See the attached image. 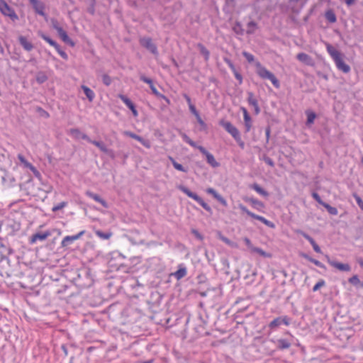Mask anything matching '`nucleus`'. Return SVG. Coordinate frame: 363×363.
<instances>
[{
    "label": "nucleus",
    "mask_w": 363,
    "mask_h": 363,
    "mask_svg": "<svg viewBox=\"0 0 363 363\" xmlns=\"http://www.w3.org/2000/svg\"><path fill=\"white\" fill-rule=\"evenodd\" d=\"M326 50L339 70L344 73H348L350 71V67L344 62L339 50L329 43H326Z\"/></svg>",
    "instance_id": "1"
},
{
    "label": "nucleus",
    "mask_w": 363,
    "mask_h": 363,
    "mask_svg": "<svg viewBox=\"0 0 363 363\" xmlns=\"http://www.w3.org/2000/svg\"><path fill=\"white\" fill-rule=\"evenodd\" d=\"M256 73L262 79H268L276 88H279L280 83L278 79L259 62L256 63Z\"/></svg>",
    "instance_id": "2"
},
{
    "label": "nucleus",
    "mask_w": 363,
    "mask_h": 363,
    "mask_svg": "<svg viewBox=\"0 0 363 363\" xmlns=\"http://www.w3.org/2000/svg\"><path fill=\"white\" fill-rule=\"evenodd\" d=\"M178 189L184 193L189 198L193 199L196 201L199 205H201L206 211L211 212V208L210 206L206 203L203 199H202L200 196H199L196 193L191 191L188 188L184 186L180 185L178 186Z\"/></svg>",
    "instance_id": "3"
},
{
    "label": "nucleus",
    "mask_w": 363,
    "mask_h": 363,
    "mask_svg": "<svg viewBox=\"0 0 363 363\" xmlns=\"http://www.w3.org/2000/svg\"><path fill=\"white\" fill-rule=\"evenodd\" d=\"M238 207H239V208L240 209V211L242 212L245 213L247 215H248L251 218H255L256 220H258L261 221L262 223H264V225H266L267 226H268V227H269L271 228H275V225H274V223H272V221L266 219L263 216L257 215V214L251 212L244 205L239 204Z\"/></svg>",
    "instance_id": "4"
},
{
    "label": "nucleus",
    "mask_w": 363,
    "mask_h": 363,
    "mask_svg": "<svg viewBox=\"0 0 363 363\" xmlns=\"http://www.w3.org/2000/svg\"><path fill=\"white\" fill-rule=\"evenodd\" d=\"M0 11L4 16L9 17L13 21L18 19V16L13 9L9 6L4 0H0Z\"/></svg>",
    "instance_id": "5"
},
{
    "label": "nucleus",
    "mask_w": 363,
    "mask_h": 363,
    "mask_svg": "<svg viewBox=\"0 0 363 363\" xmlns=\"http://www.w3.org/2000/svg\"><path fill=\"white\" fill-rule=\"evenodd\" d=\"M220 124L232 135L236 142H239L240 140V134L239 130L230 122L221 121Z\"/></svg>",
    "instance_id": "6"
},
{
    "label": "nucleus",
    "mask_w": 363,
    "mask_h": 363,
    "mask_svg": "<svg viewBox=\"0 0 363 363\" xmlns=\"http://www.w3.org/2000/svg\"><path fill=\"white\" fill-rule=\"evenodd\" d=\"M140 45L145 48L147 50H149L154 55L157 56L159 52L157 50V45L152 42V40L150 38L145 37L140 39Z\"/></svg>",
    "instance_id": "7"
},
{
    "label": "nucleus",
    "mask_w": 363,
    "mask_h": 363,
    "mask_svg": "<svg viewBox=\"0 0 363 363\" xmlns=\"http://www.w3.org/2000/svg\"><path fill=\"white\" fill-rule=\"evenodd\" d=\"M291 319L287 315L279 316L274 318L269 324V328L272 330H274L279 327L281 325H285L286 326L291 324Z\"/></svg>",
    "instance_id": "8"
},
{
    "label": "nucleus",
    "mask_w": 363,
    "mask_h": 363,
    "mask_svg": "<svg viewBox=\"0 0 363 363\" xmlns=\"http://www.w3.org/2000/svg\"><path fill=\"white\" fill-rule=\"evenodd\" d=\"M140 79L142 82H145V83H146V84H149L150 88V89H151V91H152V94H153L154 95H155V96H157V97H160V98L163 99H164V100H165L168 104L169 103V99H168L167 96H165L164 95H163V94H160V93L157 91V89H156V87H155V85L153 84V82H152V80L151 79L146 77H145V75H143V74H141V75L140 76Z\"/></svg>",
    "instance_id": "9"
},
{
    "label": "nucleus",
    "mask_w": 363,
    "mask_h": 363,
    "mask_svg": "<svg viewBox=\"0 0 363 363\" xmlns=\"http://www.w3.org/2000/svg\"><path fill=\"white\" fill-rule=\"evenodd\" d=\"M29 3L32 6L35 13L38 14L40 16L46 17V13L45 12V4L40 0H28Z\"/></svg>",
    "instance_id": "10"
},
{
    "label": "nucleus",
    "mask_w": 363,
    "mask_h": 363,
    "mask_svg": "<svg viewBox=\"0 0 363 363\" xmlns=\"http://www.w3.org/2000/svg\"><path fill=\"white\" fill-rule=\"evenodd\" d=\"M84 234L85 230H82L76 235L65 236L61 242V246L62 247H67L68 245L72 244L74 241L81 238L82 236L84 235Z\"/></svg>",
    "instance_id": "11"
},
{
    "label": "nucleus",
    "mask_w": 363,
    "mask_h": 363,
    "mask_svg": "<svg viewBox=\"0 0 363 363\" xmlns=\"http://www.w3.org/2000/svg\"><path fill=\"white\" fill-rule=\"evenodd\" d=\"M198 150L206 156L207 162L212 167L216 168L219 167L220 164L216 160L214 156L208 152L203 146H199Z\"/></svg>",
    "instance_id": "12"
},
{
    "label": "nucleus",
    "mask_w": 363,
    "mask_h": 363,
    "mask_svg": "<svg viewBox=\"0 0 363 363\" xmlns=\"http://www.w3.org/2000/svg\"><path fill=\"white\" fill-rule=\"evenodd\" d=\"M325 259L330 266L337 269L340 271L350 272L351 269V267L348 264L337 262L335 260L331 259L328 255H325Z\"/></svg>",
    "instance_id": "13"
},
{
    "label": "nucleus",
    "mask_w": 363,
    "mask_h": 363,
    "mask_svg": "<svg viewBox=\"0 0 363 363\" xmlns=\"http://www.w3.org/2000/svg\"><path fill=\"white\" fill-rule=\"evenodd\" d=\"M123 135L138 140L143 146H145L147 148H150V147H151V145H150V143L149 140L143 139L141 136H140L133 132L125 130L123 132Z\"/></svg>",
    "instance_id": "14"
},
{
    "label": "nucleus",
    "mask_w": 363,
    "mask_h": 363,
    "mask_svg": "<svg viewBox=\"0 0 363 363\" xmlns=\"http://www.w3.org/2000/svg\"><path fill=\"white\" fill-rule=\"evenodd\" d=\"M89 143H91V144L94 145L95 146H96L104 153L107 154L108 155H109L111 157H114L113 151L111 149H108L103 142L93 140L91 139L89 141Z\"/></svg>",
    "instance_id": "15"
},
{
    "label": "nucleus",
    "mask_w": 363,
    "mask_h": 363,
    "mask_svg": "<svg viewBox=\"0 0 363 363\" xmlns=\"http://www.w3.org/2000/svg\"><path fill=\"white\" fill-rule=\"evenodd\" d=\"M18 159L24 167L29 169L32 172L34 173L35 176L40 174L39 172L36 169V168L31 163H30L23 155H22L21 154L18 155Z\"/></svg>",
    "instance_id": "16"
},
{
    "label": "nucleus",
    "mask_w": 363,
    "mask_h": 363,
    "mask_svg": "<svg viewBox=\"0 0 363 363\" xmlns=\"http://www.w3.org/2000/svg\"><path fill=\"white\" fill-rule=\"evenodd\" d=\"M187 274V269L186 266L184 264H180L178 265V269L172 273L171 275L176 278L177 280H180Z\"/></svg>",
    "instance_id": "17"
},
{
    "label": "nucleus",
    "mask_w": 363,
    "mask_h": 363,
    "mask_svg": "<svg viewBox=\"0 0 363 363\" xmlns=\"http://www.w3.org/2000/svg\"><path fill=\"white\" fill-rule=\"evenodd\" d=\"M206 191L207 194L212 195L213 198L216 199L218 202H220L223 206H228L227 201L220 194H219L214 189L210 187L208 188L206 190Z\"/></svg>",
    "instance_id": "18"
},
{
    "label": "nucleus",
    "mask_w": 363,
    "mask_h": 363,
    "mask_svg": "<svg viewBox=\"0 0 363 363\" xmlns=\"http://www.w3.org/2000/svg\"><path fill=\"white\" fill-rule=\"evenodd\" d=\"M118 97L127 106V107H128L131 110L133 116L135 117L138 116V111L136 110L135 105L130 101V99H129L126 96L123 94H120Z\"/></svg>",
    "instance_id": "19"
},
{
    "label": "nucleus",
    "mask_w": 363,
    "mask_h": 363,
    "mask_svg": "<svg viewBox=\"0 0 363 363\" xmlns=\"http://www.w3.org/2000/svg\"><path fill=\"white\" fill-rule=\"evenodd\" d=\"M247 102L248 104L254 107L255 112L256 114H258L260 112V108L258 105V101L255 97L252 92L247 93Z\"/></svg>",
    "instance_id": "20"
},
{
    "label": "nucleus",
    "mask_w": 363,
    "mask_h": 363,
    "mask_svg": "<svg viewBox=\"0 0 363 363\" xmlns=\"http://www.w3.org/2000/svg\"><path fill=\"white\" fill-rule=\"evenodd\" d=\"M50 235V233L49 231H46L44 233H38L33 234L30 238V243H35L38 240L43 241L45 240Z\"/></svg>",
    "instance_id": "21"
},
{
    "label": "nucleus",
    "mask_w": 363,
    "mask_h": 363,
    "mask_svg": "<svg viewBox=\"0 0 363 363\" xmlns=\"http://www.w3.org/2000/svg\"><path fill=\"white\" fill-rule=\"evenodd\" d=\"M71 135L75 138L76 139H83L86 140L88 143H89L91 138L86 135L85 133H83L77 128H72L70 130Z\"/></svg>",
    "instance_id": "22"
},
{
    "label": "nucleus",
    "mask_w": 363,
    "mask_h": 363,
    "mask_svg": "<svg viewBox=\"0 0 363 363\" xmlns=\"http://www.w3.org/2000/svg\"><path fill=\"white\" fill-rule=\"evenodd\" d=\"M86 195L87 196H89V198L94 199L95 201L101 203L104 207H105V208L108 207L106 201L105 200H104L103 199H101L100 197V196H99L98 194H94V192H92L91 191H86Z\"/></svg>",
    "instance_id": "23"
},
{
    "label": "nucleus",
    "mask_w": 363,
    "mask_h": 363,
    "mask_svg": "<svg viewBox=\"0 0 363 363\" xmlns=\"http://www.w3.org/2000/svg\"><path fill=\"white\" fill-rule=\"evenodd\" d=\"M296 59L307 65H312L313 64V60L311 57L304 52L298 53L296 55Z\"/></svg>",
    "instance_id": "24"
},
{
    "label": "nucleus",
    "mask_w": 363,
    "mask_h": 363,
    "mask_svg": "<svg viewBox=\"0 0 363 363\" xmlns=\"http://www.w3.org/2000/svg\"><path fill=\"white\" fill-rule=\"evenodd\" d=\"M57 34L63 42L70 45L71 46L74 45V42L69 38L67 32L62 28L59 29V30L57 31Z\"/></svg>",
    "instance_id": "25"
},
{
    "label": "nucleus",
    "mask_w": 363,
    "mask_h": 363,
    "mask_svg": "<svg viewBox=\"0 0 363 363\" xmlns=\"http://www.w3.org/2000/svg\"><path fill=\"white\" fill-rule=\"evenodd\" d=\"M18 41L21 45L23 48V49L26 51H30L33 49V45L32 43L29 42L27 38L24 36H20L18 38Z\"/></svg>",
    "instance_id": "26"
},
{
    "label": "nucleus",
    "mask_w": 363,
    "mask_h": 363,
    "mask_svg": "<svg viewBox=\"0 0 363 363\" xmlns=\"http://www.w3.org/2000/svg\"><path fill=\"white\" fill-rule=\"evenodd\" d=\"M245 201L247 202H249L252 206L253 208L258 211H262V208H264V203L262 201L257 200V199L248 198L246 199Z\"/></svg>",
    "instance_id": "27"
},
{
    "label": "nucleus",
    "mask_w": 363,
    "mask_h": 363,
    "mask_svg": "<svg viewBox=\"0 0 363 363\" xmlns=\"http://www.w3.org/2000/svg\"><path fill=\"white\" fill-rule=\"evenodd\" d=\"M277 347L279 350H283L286 349H289L291 343L286 339H279L276 342Z\"/></svg>",
    "instance_id": "28"
},
{
    "label": "nucleus",
    "mask_w": 363,
    "mask_h": 363,
    "mask_svg": "<svg viewBox=\"0 0 363 363\" xmlns=\"http://www.w3.org/2000/svg\"><path fill=\"white\" fill-rule=\"evenodd\" d=\"M2 181H3V183H4L5 185H6L7 186H9V187H10V186H13V185H14V183H15V182H16V179H15V178H14L12 175H11V174H9L6 173V174H5V175L2 177Z\"/></svg>",
    "instance_id": "29"
},
{
    "label": "nucleus",
    "mask_w": 363,
    "mask_h": 363,
    "mask_svg": "<svg viewBox=\"0 0 363 363\" xmlns=\"http://www.w3.org/2000/svg\"><path fill=\"white\" fill-rule=\"evenodd\" d=\"M250 188L253 190H255L257 193L259 194L267 197L269 196V194L267 191H265L264 189H262L258 184L255 183L250 186Z\"/></svg>",
    "instance_id": "30"
},
{
    "label": "nucleus",
    "mask_w": 363,
    "mask_h": 363,
    "mask_svg": "<svg viewBox=\"0 0 363 363\" xmlns=\"http://www.w3.org/2000/svg\"><path fill=\"white\" fill-rule=\"evenodd\" d=\"M82 89L84 91V93L89 99V101H92L95 97L94 92L90 88L85 85H82Z\"/></svg>",
    "instance_id": "31"
},
{
    "label": "nucleus",
    "mask_w": 363,
    "mask_h": 363,
    "mask_svg": "<svg viewBox=\"0 0 363 363\" xmlns=\"http://www.w3.org/2000/svg\"><path fill=\"white\" fill-rule=\"evenodd\" d=\"M348 281L355 286L363 288V282L360 281L357 275H354L348 279Z\"/></svg>",
    "instance_id": "32"
},
{
    "label": "nucleus",
    "mask_w": 363,
    "mask_h": 363,
    "mask_svg": "<svg viewBox=\"0 0 363 363\" xmlns=\"http://www.w3.org/2000/svg\"><path fill=\"white\" fill-rule=\"evenodd\" d=\"M302 257L303 258L308 259L309 262L313 263L315 266H317V267H318L320 268H322V269H325V265L323 263H321L320 261L311 257L310 256H308L306 254H303Z\"/></svg>",
    "instance_id": "33"
},
{
    "label": "nucleus",
    "mask_w": 363,
    "mask_h": 363,
    "mask_svg": "<svg viewBox=\"0 0 363 363\" xmlns=\"http://www.w3.org/2000/svg\"><path fill=\"white\" fill-rule=\"evenodd\" d=\"M306 114L307 116L306 125H310L314 123V121L316 118V114L311 111H306Z\"/></svg>",
    "instance_id": "34"
},
{
    "label": "nucleus",
    "mask_w": 363,
    "mask_h": 363,
    "mask_svg": "<svg viewBox=\"0 0 363 363\" xmlns=\"http://www.w3.org/2000/svg\"><path fill=\"white\" fill-rule=\"evenodd\" d=\"M325 18L330 22V23H335L337 21L336 16L333 10H328L325 13Z\"/></svg>",
    "instance_id": "35"
},
{
    "label": "nucleus",
    "mask_w": 363,
    "mask_h": 363,
    "mask_svg": "<svg viewBox=\"0 0 363 363\" xmlns=\"http://www.w3.org/2000/svg\"><path fill=\"white\" fill-rule=\"evenodd\" d=\"M244 125L245 128V132H249L252 128V119L249 113H245V117L244 118Z\"/></svg>",
    "instance_id": "36"
},
{
    "label": "nucleus",
    "mask_w": 363,
    "mask_h": 363,
    "mask_svg": "<svg viewBox=\"0 0 363 363\" xmlns=\"http://www.w3.org/2000/svg\"><path fill=\"white\" fill-rule=\"evenodd\" d=\"M169 159L171 161L173 167L176 169H177L179 171H181V172H187V169L186 168H184L181 164H179L178 162H177L173 157H169Z\"/></svg>",
    "instance_id": "37"
},
{
    "label": "nucleus",
    "mask_w": 363,
    "mask_h": 363,
    "mask_svg": "<svg viewBox=\"0 0 363 363\" xmlns=\"http://www.w3.org/2000/svg\"><path fill=\"white\" fill-rule=\"evenodd\" d=\"M181 136L184 141H185L186 143H188L189 145L194 148H197L199 145H197L196 143L193 141L186 134V133H181Z\"/></svg>",
    "instance_id": "38"
},
{
    "label": "nucleus",
    "mask_w": 363,
    "mask_h": 363,
    "mask_svg": "<svg viewBox=\"0 0 363 363\" xmlns=\"http://www.w3.org/2000/svg\"><path fill=\"white\" fill-rule=\"evenodd\" d=\"M252 252H256L263 257L269 258L272 257V255L270 253H268V252L264 251L262 249H261L259 247H255L254 248H252Z\"/></svg>",
    "instance_id": "39"
},
{
    "label": "nucleus",
    "mask_w": 363,
    "mask_h": 363,
    "mask_svg": "<svg viewBox=\"0 0 363 363\" xmlns=\"http://www.w3.org/2000/svg\"><path fill=\"white\" fill-rule=\"evenodd\" d=\"M95 234L102 240H108L112 235V233L110 232H103L101 230H96Z\"/></svg>",
    "instance_id": "40"
},
{
    "label": "nucleus",
    "mask_w": 363,
    "mask_h": 363,
    "mask_svg": "<svg viewBox=\"0 0 363 363\" xmlns=\"http://www.w3.org/2000/svg\"><path fill=\"white\" fill-rule=\"evenodd\" d=\"M198 47L199 48L200 52L201 55H203L205 57V60L208 61L210 56L209 51L206 49L205 46H203L202 44H199Z\"/></svg>",
    "instance_id": "41"
},
{
    "label": "nucleus",
    "mask_w": 363,
    "mask_h": 363,
    "mask_svg": "<svg viewBox=\"0 0 363 363\" xmlns=\"http://www.w3.org/2000/svg\"><path fill=\"white\" fill-rule=\"evenodd\" d=\"M38 35L48 43H49L51 46L57 45V43L51 39L49 36L46 35L45 33L40 32Z\"/></svg>",
    "instance_id": "42"
},
{
    "label": "nucleus",
    "mask_w": 363,
    "mask_h": 363,
    "mask_svg": "<svg viewBox=\"0 0 363 363\" xmlns=\"http://www.w3.org/2000/svg\"><path fill=\"white\" fill-rule=\"evenodd\" d=\"M297 233L301 235L304 238H306L310 243L311 245H312V247L313 245H315V244H317L315 240H313V238H311L309 235H308L307 233H306L305 232L301 230H297Z\"/></svg>",
    "instance_id": "43"
},
{
    "label": "nucleus",
    "mask_w": 363,
    "mask_h": 363,
    "mask_svg": "<svg viewBox=\"0 0 363 363\" xmlns=\"http://www.w3.org/2000/svg\"><path fill=\"white\" fill-rule=\"evenodd\" d=\"M297 233L301 235L304 238H306L310 243L311 245H312V247L313 245H315V244H317L315 240H313V238H311L309 235H308L307 233H306L305 232L301 230H297Z\"/></svg>",
    "instance_id": "44"
},
{
    "label": "nucleus",
    "mask_w": 363,
    "mask_h": 363,
    "mask_svg": "<svg viewBox=\"0 0 363 363\" xmlns=\"http://www.w3.org/2000/svg\"><path fill=\"white\" fill-rule=\"evenodd\" d=\"M297 233L301 235L304 238H306L310 243L311 245H312V247L313 245H315V244H317L315 240H313V238H311L309 235H308L307 233H306L305 232L301 230H297Z\"/></svg>",
    "instance_id": "45"
},
{
    "label": "nucleus",
    "mask_w": 363,
    "mask_h": 363,
    "mask_svg": "<svg viewBox=\"0 0 363 363\" xmlns=\"http://www.w3.org/2000/svg\"><path fill=\"white\" fill-rule=\"evenodd\" d=\"M297 233L301 235L304 238H306L310 243L311 245H312V247L313 245H315V244H317L315 240H313V238H311L309 235H308L307 233H306L305 232L301 230H297Z\"/></svg>",
    "instance_id": "46"
},
{
    "label": "nucleus",
    "mask_w": 363,
    "mask_h": 363,
    "mask_svg": "<svg viewBox=\"0 0 363 363\" xmlns=\"http://www.w3.org/2000/svg\"><path fill=\"white\" fill-rule=\"evenodd\" d=\"M256 28H257V23L255 21H251L247 23V30L246 33L247 34H252V33H254Z\"/></svg>",
    "instance_id": "47"
},
{
    "label": "nucleus",
    "mask_w": 363,
    "mask_h": 363,
    "mask_svg": "<svg viewBox=\"0 0 363 363\" xmlns=\"http://www.w3.org/2000/svg\"><path fill=\"white\" fill-rule=\"evenodd\" d=\"M323 206H324L331 215L336 216L338 213V211L335 207H333L327 203H324Z\"/></svg>",
    "instance_id": "48"
},
{
    "label": "nucleus",
    "mask_w": 363,
    "mask_h": 363,
    "mask_svg": "<svg viewBox=\"0 0 363 363\" xmlns=\"http://www.w3.org/2000/svg\"><path fill=\"white\" fill-rule=\"evenodd\" d=\"M48 79V77L47 76L43 73V72H39L38 74H37V77H36V81L38 82V83L39 84H43L44 83L46 80Z\"/></svg>",
    "instance_id": "49"
},
{
    "label": "nucleus",
    "mask_w": 363,
    "mask_h": 363,
    "mask_svg": "<svg viewBox=\"0 0 363 363\" xmlns=\"http://www.w3.org/2000/svg\"><path fill=\"white\" fill-rule=\"evenodd\" d=\"M102 82L106 86H109L112 82V79L109 75H108L107 74H104L102 75Z\"/></svg>",
    "instance_id": "50"
},
{
    "label": "nucleus",
    "mask_w": 363,
    "mask_h": 363,
    "mask_svg": "<svg viewBox=\"0 0 363 363\" xmlns=\"http://www.w3.org/2000/svg\"><path fill=\"white\" fill-rule=\"evenodd\" d=\"M67 205V202L62 201V202H60L58 204L52 207V210L53 212H56V211H58L61 210L62 208L65 207Z\"/></svg>",
    "instance_id": "51"
},
{
    "label": "nucleus",
    "mask_w": 363,
    "mask_h": 363,
    "mask_svg": "<svg viewBox=\"0 0 363 363\" xmlns=\"http://www.w3.org/2000/svg\"><path fill=\"white\" fill-rule=\"evenodd\" d=\"M242 55L245 57L248 62H252L255 60L254 55L248 52L243 51Z\"/></svg>",
    "instance_id": "52"
},
{
    "label": "nucleus",
    "mask_w": 363,
    "mask_h": 363,
    "mask_svg": "<svg viewBox=\"0 0 363 363\" xmlns=\"http://www.w3.org/2000/svg\"><path fill=\"white\" fill-rule=\"evenodd\" d=\"M233 30L238 33V34H240V35H242L243 34V30L242 28V26H241V24L240 23H236V24L235 25V26L233 27Z\"/></svg>",
    "instance_id": "53"
},
{
    "label": "nucleus",
    "mask_w": 363,
    "mask_h": 363,
    "mask_svg": "<svg viewBox=\"0 0 363 363\" xmlns=\"http://www.w3.org/2000/svg\"><path fill=\"white\" fill-rule=\"evenodd\" d=\"M325 281H324L323 279H320L318 282H317V283L314 285V286H313V291H318L320 287L324 286H325Z\"/></svg>",
    "instance_id": "54"
},
{
    "label": "nucleus",
    "mask_w": 363,
    "mask_h": 363,
    "mask_svg": "<svg viewBox=\"0 0 363 363\" xmlns=\"http://www.w3.org/2000/svg\"><path fill=\"white\" fill-rule=\"evenodd\" d=\"M312 196L313 198L318 203H320V205L323 206L324 203H325V202H323L320 198V196H319V194L316 192H313L312 193Z\"/></svg>",
    "instance_id": "55"
},
{
    "label": "nucleus",
    "mask_w": 363,
    "mask_h": 363,
    "mask_svg": "<svg viewBox=\"0 0 363 363\" xmlns=\"http://www.w3.org/2000/svg\"><path fill=\"white\" fill-rule=\"evenodd\" d=\"M354 198L359 206V207L363 211V201L357 194H354Z\"/></svg>",
    "instance_id": "56"
},
{
    "label": "nucleus",
    "mask_w": 363,
    "mask_h": 363,
    "mask_svg": "<svg viewBox=\"0 0 363 363\" xmlns=\"http://www.w3.org/2000/svg\"><path fill=\"white\" fill-rule=\"evenodd\" d=\"M51 24L52 28L57 32L62 27L60 26L58 21L56 19L51 20Z\"/></svg>",
    "instance_id": "57"
},
{
    "label": "nucleus",
    "mask_w": 363,
    "mask_h": 363,
    "mask_svg": "<svg viewBox=\"0 0 363 363\" xmlns=\"http://www.w3.org/2000/svg\"><path fill=\"white\" fill-rule=\"evenodd\" d=\"M195 117H196V118L197 120V122L202 127V128L203 129H206V124L202 120V118H201L200 115L199 114V115L196 116Z\"/></svg>",
    "instance_id": "58"
},
{
    "label": "nucleus",
    "mask_w": 363,
    "mask_h": 363,
    "mask_svg": "<svg viewBox=\"0 0 363 363\" xmlns=\"http://www.w3.org/2000/svg\"><path fill=\"white\" fill-rule=\"evenodd\" d=\"M263 160L265 162V163L269 165L270 167H273L274 166V162L270 157L267 156H264Z\"/></svg>",
    "instance_id": "59"
},
{
    "label": "nucleus",
    "mask_w": 363,
    "mask_h": 363,
    "mask_svg": "<svg viewBox=\"0 0 363 363\" xmlns=\"http://www.w3.org/2000/svg\"><path fill=\"white\" fill-rule=\"evenodd\" d=\"M245 245L247 246V247L249 249H250V250L252 251V248H254L255 247L253 246V245L252 244V242L251 240L248 238H245L243 239Z\"/></svg>",
    "instance_id": "60"
},
{
    "label": "nucleus",
    "mask_w": 363,
    "mask_h": 363,
    "mask_svg": "<svg viewBox=\"0 0 363 363\" xmlns=\"http://www.w3.org/2000/svg\"><path fill=\"white\" fill-rule=\"evenodd\" d=\"M189 108L191 113L194 114L195 116L199 114L194 104H191L190 106H189Z\"/></svg>",
    "instance_id": "61"
},
{
    "label": "nucleus",
    "mask_w": 363,
    "mask_h": 363,
    "mask_svg": "<svg viewBox=\"0 0 363 363\" xmlns=\"http://www.w3.org/2000/svg\"><path fill=\"white\" fill-rule=\"evenodd\" d=\"M233 73H234L235 77L238 80H239L240 84H242V75L239 72H238L237 70L234 71Z\"/></svg>",
    "instance_id": "62"
},
{
    "label": "nucleus",
    "mask_w": 363,
    "mask_h": 363,
    "mask_svg": "<svg viewBox=\"0 0 363 363\" xmlns=\"http://www.w3.org/2000/svg\"><path fill=\"white\" fill-rule=\"evenodd\" d=\"M220 240L222 241H223L225 244H227L230 246L232 245V242L228 238L222 236V237H220Z\"/></svg>",
    "instance_id": "63"
},
{
    "label": "nucleus",
    "mask_w": 363,
    "mask_h": 363,
    "mask_svg": "<svg viewBox=\"0 0 363 363\" xmlns=\"http://www.w3.org/2000/svg\"><path fill=\"white\" fill-rule=\"evenodd\" d=\"M270 133H271L270 128H269V127H267V128L265 129V135H266V140H267V143H268V142H269V137H270Z\"/></svg>",
    "instance_id": "64"
}]
</instances>
